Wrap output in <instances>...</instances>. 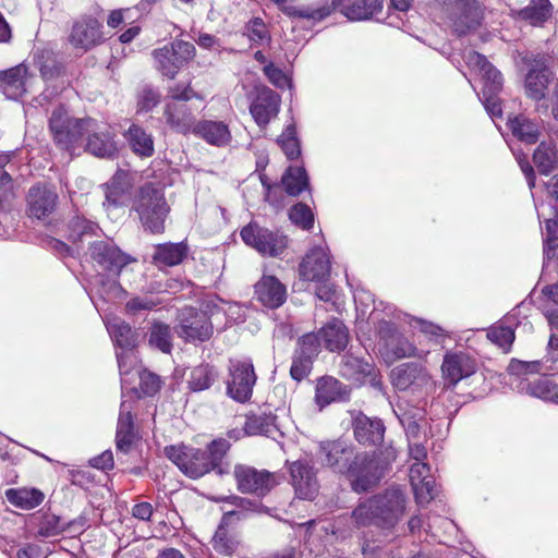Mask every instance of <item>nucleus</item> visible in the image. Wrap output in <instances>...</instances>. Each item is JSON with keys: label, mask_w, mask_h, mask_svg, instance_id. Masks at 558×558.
Returning <instances> with one entry per match:
<instances>
[{"label": "nucleus", "mask_w": 558, "mask_h": 558, "mask_svg": "<svg viewBox=\"0 0 558 558\" xmlns=\"http://www.w3.org/2000/svg\"><path fill=\"white\" fill-rule=\"evenodd\" d=\"M323 465L333 472L347 474L352 489L363 493L376 485L380 478L378 462L368 453H356L353 445L344 439L323 441L319 445Z\"/></svg>", "instance_id": "1"}, {"label": "nucleus", "mask_w": 558, "mask_h": 558, "mask_svg": "<svg viewBox=\"0 0 558 558\" xmlns=\"http://www.w3.org/2000/svg\"><path fill=\"white\" fill-rule=\"evenodd\" d=\"M228 449V441L218 439L211 441L205 450L178 445L166 447L165 453L185 475L198 478L210 470L223 474L226 471L221 466V461Z\"/></svg>", "instance_id": "2"}, {"label": "nucleus", "mask_w": 558, "mask_h": 558, "mask_svg": "<svg viewBox=\"0 0 558 558\" xmlns=\"http://www.w3.org/2000/svg\"><path fill=\"white\" fill-rule=\"evenodd\" d=\"M133 209L137 213L142 226L151 233H161L170 207L163 190L154 183H146L137 191Z\"/></svg>", "instance_id": "3"}, {"label": "nucleus", "mask_w": 558, "mask_h": 558, "mask_svg": "<svg viewBox=\"0 0 558 558\" xmlns=\"http://www.w3.org/2000/svg\"><path fill=\"white\" fill-rule=\"evenodd\" d=\"M396 414L405 430L410 457L416 462H423L427 457L426 442L429 437V424L424 409L399 405Z\"/></svg>", "instance_id": "4"}, {"label": "nucleus", "mask_w": 558, "mask_h": 558, "mask_svg": "<svg viewBox=\"0 0 558 558\" xmlns=\"http://www.w3.org/2000/svg\"><path fill=\"white\" fill-rule=\"evenodd\" d=\"M89 125L93 126V119L73 118L63 106L56 107L49 118V130L56 145L70 153L74 150Z\"/></svg>", "instance_id": "5"}, {"label": "nucleus", "mask_w": 558, "mask_h": 558, "mask_svg": "<svg viewBox=\"0 0 558 558\" xmlns=\"http://www.w3.org/2000/svg\"><path fill=\"white\" fill-rule=\"evenodd\" d=\"M378 350L389 362L405 357H425L428 351L417 349L402 333H400L391 322L381 319L377 326Z\"/></svg>", "instance_id": "6"}, {"label": "nucleus", "mask_w": 558, "mask_h": 558, "mask_svg": "<svg viewBox=\"0 0 558 558\" xmlns=\"http://www.w3.org/2000/svg\"><path fill=\"white\" fill-rule=\"evenodd\" d=\"M151 54L155 68L163 76L172 80L180 69L195 57V47L187 41L174 40L162 48L155 49Z\"/></svg>", "instance_id": "7"}, {"label": "nucleus", "mask_w": 558, "mask_h": 558, "mask_svg": "<svg viewBox=\"0 0 558 558\" xmlns=\"http://www.w3.org/2000/svg\"><path fill=\"white\" fill-rule=\"evenodd\" d=\"M227 395L238 402L250 400L257 376L250 359L230 360Z\"/></svg>", "instance_id": "8"}, {"label": "nucleus", "mask_w": 558, "mask_h": 558, "mask_svg": "<svg viewBox=\"0 0 558 558\" xmlns=\"http://www.w3.org/2000/svg\"><path fill=\"white\" fill-rule=\"evenodd\" d=\"M241 238L245 244L255 248L262 255L279 256L288 245L286 235L278 231L248 223L241 230Z\"/></svg>", "instance_id": "9"}, {"label": "nucleus", "mask_w": 558, "mask_h": 558, "mask_svg": "<svg viewBox=\"0 0 558 558\" xmlns=\"http://www.w3.org/2000/svg\"><path fill=\"white\" fill-rule=\"evenodd\" d=\"M233 476L241 493L257 497L266 496L278 484L274 473L245 464H236Z\"/></svg>", "instance_id": "10"}, {"label": "nucleus", "mask_w": 558, "mask_h": 558, "mask_svg": "<svg viewBox=\"0 0 558 558\" xmlns=\"http://www.w3.org/2000/svg\"><path fill=\"white\" fill-rule=\"evenodd\" d=\"M178 320L177 333L185 341L204 342L213 336V324L204 312H197L191 307L183 308L179 313Z\"/></svg>", "instance_id": "11"}, {"label": "nucleus", "mask_w": 558, "mask_h": 558, "mask_svg": "<svg viewBox=\"0 0 558 558\" xmlns=\"http://www.w3.org/2000/svg\"><path fill=\"white\" fill-rule=\"evenodd\" d=\"M105 40L101 22L92 15H83L76 20L69 35L71 46L83 52L101 45Z\"/></svg>", "instance_id": "12"}, {"label": "nucleus", "mask_w": 558, "mask_h": 558, "mask_svg": "<svg viewBox=\"0 0 558 558\" xmlns=\"http://www.w3.org/2000/svg\"><path fill=\"white\" fill-rule=\"evenodd\" d=\"M447 11L451 27L459 36L475 31L483 20V10L477 0H456Z\"/></svg>", "instance_id": "13"}, {"label": "nucleus", "mask_w": 558, "mask_h": 558, "mask_svg": "<svg viewBox=\"0 0 558 558\" xmlns=\"http://www.w3.org/2000/svg\"><path fill=\"white\" fill-rule=\"evenodd\" d=\"M92 258L111 276H118L132 258L108 241L94 242L90 247Z\"/></svg>", "instance_id": "14"}, {"label": "nucleus", "mask_w": 558, "mask_h": 558, "mask_svg": "<svg viewBox=\"0 0 558 558\" xmlns=\"http://www.w3.org/2000/svg\"><path fill=\"white\" fill-rule=\"evenodd\" d=\"M372 499L383 525H393L404 512L405 497L399 488H389L384 494Z\"/></svg>", "instance_id": "15"}, {"label": "nucleus", "mask_w": 558, "mask_h": 558, "mask_svg": "<svg viewBox=\"0 0 558 558\" xmlns=\"http://www.w3.org/2000/svg\"><path fill=\"white\" fill-rule=\"evenodd\" d=\"M291 484L301 499L312 500L316 497L319 484L313 465L306 461H294L289 465Z\"/></svg>", "instance_id": "16"}, {"label": "nucleus", "mask_w": 558, "mask_h": 558, "mask_svg": "<svg viewBox=\"0 0 558 558\" xmlns=\"http://www.w3.org/2000/svg\"><path fill=\"white\" fill-rule=\"evenodd\" d=\"M58 194L46 184L33 185L27 193V214L32 218L45 219L57 208Z\"/></svg>", "instance_id": "17"}, {"label": "nucleus", "mask_w": 558, "mask_h": 558, "mask_svg": "<svg viewBox=\"0 0 558 558\" xmlns=\"http://www.w3.org/2000/svg\"><path fill=\"white\" fill-rule=\"evenodd\" d=\"M163 118L171 130L181 134H195L199 124L192 107L185 102L166 101Z\"/></svg>", "instance_id": "18"}, {"label": "nucleus", "mask_w": 558, "mask_h": 558, "mask_svg": "<svg viewBox=\"0 0 558 558\" xmlns=\"http://www.w3.org/2000/svg\"><path fill=\"white\" fill-rule=\"evenodd\" d=\"M468 66L477 72L483 81L482 94H498L502 87L500 72L488 60L476 51L470 50L464 54Z\"/></svg>", "instance_id": "19"}, {"label": "nucleus", "mask_w": 558, "mask_h": 558, "mask_svg": "<svg viewBox=\"0 0 558 558\" xmlns=\"http://www.w3.org/2000/svg\"><path fill=\"white\" fill-rule=\"evenodd\" d=\"M477 364L468 353L447 352L441 364L442 377L450 385L456 386L461 379L476 372Z\"/></svg>", "instance_id": "20"}, {"label": "nucleus", "mask_w": 558, "mask_h": 558, "mask_svg": "<svg viewBox=\"0 0 558 558\" xmlns=\"http://www.w3.org/2000/svg\"><path fill=\"white\" fill-rule=\"evenodd\" d=\"M330 274L329 255L323 247H314L299 266L300 278L307 281L324 282Z\"/></svg>", "instance_id": "21"}, {"label": "nucleus", "mask_w": 558, "mask_h": 558, "mask_svg": "<svg viewBox=\"0 0 558 558\" xmlns=\"http://www.w3.org/2000/svg\"><path fill=\"white\" fill-rule=\"evenodd\" d=\"M87 134L86 150L100 158H112L117 151L114 135L107 126L100 125L93 119V126L84 131Z\"/></svg>", "instance_id": "22"}, {"label": "nucleus", "mask_w": 558, "mask_h": 558, "mask_svg": "<svg viewBox=\"0 0 558 558\" xmlns=\"http://www.w3.org/2000/svg\"><path fill=\"white\" fill-rule=\"evenodd\" d=\"M409 476L417 504H428L437 494L435 481L429 475L428 464L415 462L410 468Z\"/></svg>", "instance_id": "23"}, {"label": "nucleus", "mask_w": 558, "mask_h": 558, "mask_svg": "<svg viewBox=\"0 0 558 558\" xmlns=\"http://www.w3.org/2000/svg\"><path fill=\"white\" fill-rule=\"evenodd\" d=\"M554 80V74L545 61H535L525 77V93L534 100H542L548 93L549 84Z\"/></svg>", "instance_id": "24"}, {"label": "nucleus", "mask_w": 558, "mask_h": 558, "mask_svg": "<svg viewBox=\"0 0 558 558\" xmlns=\"http://www.w3.org/2000/svg\"><path fill=\"white\" fill-rule=\"evenodd\" d=\"M280 108V96L270 88H263L250 107V112L259 126L275 118Z\"/></svg>", "instance_id": "25"}, {"label": "nucleus", "mask_w": 558, "mask_h": 558, "mask_svg": "<svg viewBox=\"0 0 558 558\" xmlns=\"http://www.w3.org/2000/svg\"><path fill=\"white\" fill-rule=\"evenodd\" d=\"M550 198V206L555 210V217L546 220V232L544 234L546 265L549 266L553 248H558V174L553 177L546 184Z\"/></svg>", "instance_id": "26"}, {"label": "nucleus", "mask_w": 558, "mask_h": 558, "mask_svg": "<svg viewBox=\"0 0 558 558\" xmlns=\"http://www.w3.org/2000/svg\"><path fill=\"white\" fill-rule=\"evenodd\" d=\"M392 385L398 390L422 387L429 383L425 368L416 363H403L391 371Z\"/></svg>", "instance_id": "27"}, {"label": "nucleus", "mask_w": 558, "mask_h": 558, "mask_svg": "<svg viewBox=\"0 0 558 558\" xmlns=\"http://www.w3.org/2000/svg\"><path fill=\"white\" fill-rule=\"evenodd\" d=\"M332 5L351 21H363L381 10L383 0H332Z\"/></svg>", "instance_id": "28"}, {"label": "nucleus", "mask_w": 558, "mask_h": 558, "mask_svg": "<svg viewBox=\"0 0 558 558\" xmlns=\"http://www.w3.org/2000/svg\"><path fill=\"white\" fill-rule=\"evenodd\" d=\"M257 300L269 308L281 306L287 299V289L275 276H263L255 284Z\"/></svg>", "instance_id": "29"}, {"label": "nucleus", "mask_w": 558, "mask_h": 558, "mask_svg": "<svg viewBox=\"0 0 558 558\" xmlns=\"http://www.w3.org/2000/svg\"><path fill=\"white\" fill-rule=\"evenodd\" d=\"M355 439L364 446H376L384 440L385 426L379 418L359 414L353 421Z\"/></svg>", "instance_id": "30"}, {"label": "nucleus", "mask_w": 558, "mask_h": 558, "mask_svg": "<svg viewBox=\"0 0 558 558\" xmlns=\"http://www.w3.org/2000/svg\"><path fill=\"white\" fill-rule=\"evenodd\" d=\"M132 403L128 400H122L120 405V414L117 425L116 445L117 449L123 453L131 450L134 440V426L132 416Z\"/></svg>", "instance_id": "31"}, {"label": "nucleus", "mask_w": 558, "mask_h": 558, "mask_svg": "<svg viewBox=\"0 0 558 558\" xmlns=\"http://www.w3.org/2000/svg\"><path fill=\"white\" fill-rule=\"evenodd\" d=\"M0 89L10 99L21 97L27 90V68L19 64L0 74Z\"/></svg>", "instance_id": "32"}, {"label": "nucleus", "mask_w": 558, "mask_h": 558, "mask_svg": "<svg viewBox=\"0 0 558 558\" xmlns=\"http://www.w3.org/2000/svg\"><path fill=\"white\" fill-rule=\"evenodd\" d=\"M349 398L347 386L333 377H322L316 385L315 400L320 408Z\"/></svg>", "instance_id": "33"}, {"label": "nucleus", "mask_w": 558, "mask_h": 558, "mask_svg": "<svg viewBox=\"0 0 558 558\" xmlns=\"http://www.w3.org/2000/svg\"><path fill=\"white\" fill-rule=\"evenodd\" d=\"M508 126L512 135L525 144H534L538 141L542 125L536 119H531L524 114H518L509 118Z\"/></svg>", "instance_id": "34"}, {"label": "nucleus", "mask_w": 558, "mask_h": 558, "mask_svg": "<svg viewBox=\"0 0 558 558\" xmlns=\"http://www.w3.org/2000/svg\"><path fill=\"white\" fill-rule=\"evenodd\" d=\"M319 336L329 351L343 350L349 342V331L345 325L333 318L328 322L320 330Z\"/></svg>", "instance_id": "35"}, {"label": "nucleus", "mask_w": 558, "mask_h": 558, "mask_svg": "<svg viewBox=\"0 0 558 558\" xmlns=\"http://www.w3.org/2000/svg\"><path fill=\"white\" fill-rule=\"evenodd\" d=\"M187 254V246L184 243H165L155 248L153 255L154 264L161 267L179 265Z\"/></svg>", "instance_id": "36"}, {"label": "nucleus", "mask_w": 558, "mask_h": 558, "mask_svg": "<svg viewBox=\"0 0 558 558\" xmlns=\"http://www.w3.org/2000/svg\"><path fill=\"white\" fill-rule=\"evenodd\" d=\"M520 390L532 397L558 403V385L548 377H539L533 381L522 380Z\"/></svg>", "instance_id": "37"}, {"label": "nucleus", "mask_w": 558, "mask_h": 558, "mask_svg": "<svg viewBox=\"0 0 558 558\" xmlns=\"http://www.w3.org/2000/svg\"><path fill=\"white\" fill-rule=\"evenodd\" d=\"M5 497L14 507L31 510L44 501L45 495L37 488L21 487L7 489Z\"/></svg>", "instance_id": "38"}, {"label": "nucleus", "mask_w": 558, "mask_h": 558, "mask_svg": "<svg viewBox=\"0 0 558 558\" xmlns=\"http://www.w3.org/2000/svg\"><path fill=\"white\" fill-rule=\"evenodd\" d=\"M106 327L112 340L121 349L131 350L136 342V337L131 326L119 317H107Z\"/></svg>", "instance_id": "39"}, {"label": "nucleus", "mask_w": 558, "mask_h": 558, "mask_svg": "<svg viewBox=\"0 0 558 558\" xmlns=\"http://www.w3.org/2000/svg\"><path fill=\"white\" fill-rule=\"evenodd\" d=\"M211 145L222 146L230 142L231 134L228 125L217 121H202L196 133Z\"/></svg>", "instance_id": "40"}, {"label": "nucleus", "mask_w": 558, "mask_h": 558, "mask_svg": "<svg viewBox=\"0 0 558 558\" xmlns=\"http://www.w3.org/2000/svg\"><path fill=\"white\" fill-rule=\"evenodd\" d=\"M223 500L234 506V509L228 510L223 513V524H232L234 521H240L246 518L248 512H257L260 508V504L240 496H229Z\"/></svg>", "instance_id": "41"}, {"label": "nucleus", "mask_w": 558, "mask_h": 558, "mask_svg": "<svg viewBox=\"0 0 558 558\" xmlns=\"http://www.w3.org/2000/svg\"><path fill=\"white\" fill-rule=\"evenodd\" d=\"M533 161L538 172L549 174L558 168V151L551 142H542L534 151Z\"/></svg>", "instance_id": "42"}, {"label": "nucleus", "mask_w": 558, "mask_h": 558, "mask_svg": "<svg viewBox=\"0 0 558 558\" xmlns=\"http://www.w3.org/2000/svg\"><path fill=\"white\" fill-rule=\"evenodd\" d=\"M340 374L352 380H361L363 377L371 375L373 365L363 359L351 353H347L341 357Z\"/></svg>", "instance_id": "43"}, {"label": "nucleus", "mask_w": 558, "mask_h": 558, "mask_svg": "<svg viewBox=\"0 0 558 558\" xmlns=\"http://www.w3.org/2000/svg\"><path fill=\"white\" fill-rule=\"evenodd\" d=\"M244 430L247 435H264L276 439L280 434L275 423V416L270 414L250 415L246 418Z\"/></svg>", "instance_id": "44"}, {"label": "nucleus", "mask_w": 558, "mask_h": 558, "mask_svg": "<svg viewBox=\"0 0 558 558\" xmlns=\"http://www.w3.org/2000/svg\"><path fill=\"white\" fill-rule=\"evenodd\" d=\"M125 137L136 155L150 157L154 154V141L151 135L146 133L141 126L132 124Z\"/></svg>", "instance_id": "45"}, {"label": "nucleus", "mask_w": 558, "mask_h": 558, "mask_svg": "<svg viewBox=\"0 0 558 558\" xmlns=\"http://www.w3.org/2000/svg\"><path fill=\"white\" fill-rule=\"evenodd\" d=\"M217 379V372L208 364L195 366L189 376V388L194 391H203L208 389Z\"/></svg>", "instance_id": "46"}, {"label": "nucleus", "mask_w": 558, "mask_h": 558, "mask_svg": "<svg viewBox=\"0 0 558 558\" xmlns=\"http://www.w3.org/2000/svg\"><path fill=\"white\" fill-rule=\"evenodd\" d=\"M282 184L289 195L296 196L308 187V177L302 167H289L282 177Z\"/></svg>", "instance_id": "47"}, {"label": "nucleus", "mask_w": 558, "mask_h": 558, "mask_svg": "<svg viewBox=\"0 0 558 558\" xmlns=\"http://www.w3.org/2000/svg\"><path fill=\"white\" fill-rule=\"evenodd\" d=\"M551 14V4L549 0H531V3L519 11L520 19L530 22L532 25H538L545 22Z\"/></svg>", "instance_id": "48"}, {"label": "nucleus", "mask_w": 558, "mask_h": 558, "mask_svg": "<svg viewBox=\"0 0 558 558\" xmlns=\"http://www.w3.org/2000/svg\"><path fill=\"white\" fill-rule=\"evenodd\" d=\"M229 524H219L214 537H213V547L214 549L221 555L231 556L239 547V539L235 535L231 534L226 526Z\"/></svg>", "instance_id": "49"}, {"label": "nucleus", "mask_w": 558, "mask_h": 558, "mask_svg": "<svg viewBox=\"0 0 558 558\" xmlns=\"http://www.w3.org/2000/svg\"><path fill=\"white\" fill-rule=\"evenodd\" d=\"M148 342L151 347L163 353H170L172 349V333L170 326L160 322L151 325Z\"/></svg>", "instance_id": "50"}, {"label": "nucleus", "mask_w": 558, "mask_h": 558, "mask_svg": "<svg viewBox=\"0 0 558 558\" xmlns=\"http://www.w3.org/2000/svg\"><path fill=\"white\" fill-rule=\"evenodd\" d=\"M487 338L504 352H509L514 340V330L511 325H507L506 322H500L489 328Z\"/></svg>", "instance_id": "51"}, {"label": "nucleus", "mask_w": 558, "mask_h": 558, "mask_svg": "<svg viewBox=\"0 0 558 558\" xmlns=\"http://www.w3.org/2000/svg\"><path fill=\"white\" fill-rule=\"evenodd\" d=\"M352 519L356 526H366L373 523L381 524L372 498L361 502L354 509L352 512Z\"/></svg>", "instance_id": "52"}, {"label": "nucleus", "mask_w": 558, "mask_h": 558, "mask_svg": "<svg viewBox=\"0 0 558 558\" xmlns=\"http://www.w3.org/2000/svg\"><path fill=\"white\" fill-rule=\"evenodd\" d=\"M278 144L289 159H295L301 154L300 144L295 136V128L293 125L287 126L284 132L278 137Z\"/></svg>", "instance_id": "53"}, {"label": "nucleus", "mask_w": 558, "mask_h": 558, "mask_svg": "<svg viewBox=\"0 0 558 558\" xmlns=\"http://www.w3.org/2000/svg\"><path fill=\"white\" fill-rule=\"evenodd\" d=\"M413 323L415 324L414 326L420 328L422 333H424L430 341L435 343H441L445 338L448 337L447 331L442 327L435 325L432 322L423 320L420 318H411L409 324L413 326Z\"/></svg>", "instance_id": "54"}, {"label": "nucleus", "mask_w": 558, "mask_h": 558, "mask_svg": "<svg viewBox=\"0 0 558 558\" xmlns=\"http://www.w3.org/2000/svg\"><path fill=\"white\" fill-rule=\"evenodd\" d=\"M160 304V301L153 295L133 296L125 304V311L129 315H137L142 312H148Z\"/></svg>", "instance_id": "55"}, {"label": "nucleus", "mask_w": 558, "mask_h": 558, "mask_svg": "<svg viewBox=\"0 0 558 558\" xmlns=\"http://www.w3.org/2000/svg\"><path fill=\"white\" fill-rule=\"evenodd\" d=\"M193 98L202 100V97L196 92H194L190 84L177 83L168 88L167 101H179L187 104V101Z\"/></svg>", "instance_id": "56"}, {"label": "nucleus", "mask_w": 558, "mask_h": 558, "mask_svg": "<svg viewBox=\"0 0 558 558\" xmlns=\"http://www.w3.org/2000/svg\"><path fill=\"white\" fill-rule=\"evenodd\" d=\"M291 221L303 229H311L314 223V216L308 206L299 203L290 209Z\"/></svg>", "instance_id": "57"}, {"label": "nucleus", "mask_w": 558, "mask_h": 558, "mask_svg": "<svg viewBox=\"0 0 558 558\" xmlns=\"http://www.w3.org/2000/svg\"><path fill=\"white\" fill-rule=\"evenodd\" d=\"M313 359L294 352L292 365L290 368L291 377L296 381H301L310 374Z\"/></svg>", "instance_id": "58"}, {"label": "nucleus", "mask_w": 558, "mask_h": 558, "mask_svg": "<svg viewBox=\"0 0 558 558\" xmlns=\"http://www.w3.org/2000/svg\"><path fill=\"white\" fill-rule=\"evenodd\" d=\"M319 339L315 333H306L298 341L296 353L314 359L319 352Z\"/></svg>", "instance_id": "59"}, {"label": "nucleus", "mask_w": 558, "mask_h": 558, "mask_svg": "<svg viewBox=\"0 0 558 558\" xmlns=\"http://www.w3.org/2000/svg\"><path fill=\"white\" fill-rule=\"evenodd\" d=\"M62 531L63 525L61 524L60 519L53 514L45 515L38 527V534L44 537L56 536Z\"/></svg>", "instance_id": "60"}, {"label": "nucleus", "mask_w": 558, "mask_h": 558, "mask_svg": "<svg viewBox=\"0 0 558 558\" xmlns=\"http://www.w3.org/2000/svg\"><path fill=\"white\" fill-rule=\"evenodd\" d=\"M247 34L252 41L262 44L269 41L270 36L268 29L262 19L255 17L247 25Z\"/></svg>", "instance_id": "61"}, {"label": "nucleus", "mask_w": 558, "mask_h": 558, "mask_svg": "<svg viewBox=\"0 0 558 558\" xmlns=\"http://www.w3.org/2000/svg\"><path fill=\"white\" fill-rule=\"evenodd\" d=\"M96 226L82 217H75L70 222L71 238L73 241H78L83 235L94 232Z\"/></svg>", "instance_id": "62"}, {"label": "nucleus", "mask_w": 558, "mask_h": 558, "mask_svg": "<svg viewBox=\"0 0 558 558\" xmlns=\"http://www.w3.org/2000/svg\"><path fill=\"white\" fill-rule=\"evenodd\" d=\"M508 371L517 376L538 373L541 371V362H522L518 360H512L508 366Z\"/></svg>", "instance_id": "63"}, {"label": "nucleus", "mask_w": 558, "mask_h": 558, "mask_svg": "<svg viewBox=\"0 0 558 558\" xmlns=\"http://www.w3.org/2000/svg\"><path fill=\"white\" fill-rule=\"evenodd\" d=\"M141 378V389L145 395L153 396L160 388V379L157 375L150 372H143L140 375Z\"/></svg>", "instance_id": "64"}]
</instances>
